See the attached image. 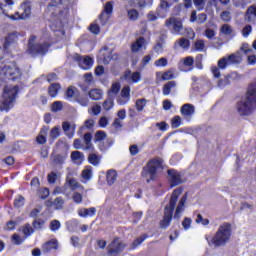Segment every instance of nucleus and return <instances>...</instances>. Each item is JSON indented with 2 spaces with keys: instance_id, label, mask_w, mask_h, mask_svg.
Returning <instances> with one entry per match:
<instances>
[{
  "instance_id": "1",
  "label": "nucleus",
  "mask_w": 256,
  "mask_h": 256,
  "mask_svg": "<svg viewBox=\"0 0 256 256\" xmlns=\"http://www.w3.org/2000/svg\"><path fill=\"white\" fill-rule=\"evenodd\" d=\"M241 53H244V55H249V53H253V49H251L249 43L242 44L240 50L236 53L231 54L228 57H222L220 60H218V67H211V71L215 79H219V77H221V72L219 71V69H227L228 65L241 64V61H243V56L241 55Z\"/></svg>"
},
{
  "instance_id": "2",
  "label": "nucleus",
  "mask_w": 256,
  "mask_h": 256,
  "mask_svg": "<svg viewBox=\"0 0 256 256\" xmlns=\"http://www.w3.org/2000/svg\"><path fill=\"white\" fill-rule=\"evenodd\" d=\"M236 109L239 115L248 117L256 109V85H251L248 88L247 93L241 100L236 104Z\"/></svg>"
},
{
  "instance_id": "3",
  "label": "nucleus",
  "mask_w": 256,
  "mask_h": 256,
  "mask_svg": "<svg viewBox=\"0 0 256 256\" xmlns=\"http://www.w3.org/2000/svg\"><path fill=\"white\" fill-rule=\"evenodd\" d=\"M181 193H183V188H176L173 190L169 204L164 208V216L162 221H160L161 229H167V227L171 225L175 206L177 205V201H179V196Z\"/></svg>"
},
{
  "instance_id": "4",
  "label": "nucleus",
  "mask_w": 256,
  "mask_h": 256,
  "mask_svg": "<svg viewBox=\"0 0 256 256\" xmlns=\"http://www.w3.org/2000/svg\"><path fill=\"white\" fill-rule=\"evenodd\" d=\"M159 171H163V160L154 158L143 167L141 175L146 179L147 183H151V181H155Z\"/></svg>"
},
{
  "instance_id": "5",
  "label": "nucleus",
  "mask_w": 256,
  "mask_h": 256,
  "mask_svg": "<svg viewBox=\"0 0 256 256\" xmlns=\"http://www.w3.org/2000/svg\"><path fill=\"white\" fill-rule=\"evenodd\" d=\"M231 240V224L224 222L219 226L211 243L214 247H225L228 241Z\"/></svg>"
},
{
  "instance_id": "6",
  "label": "nucleus",
  "mask_w": 256,
  "mask_h": 256,
  "mask_svg": "<svg viewBox=\"0 0 256 256\" xmlns=\"http://www.w3.org/2000/svg\"><path fill=\"white\" fill-rule=\"evenodd\" d=\"M17 93H19V86L17 85L4 87L0 111H9L10 109H13L15 99H17Z\"/></svg>"
},
{
  "instance_id": "7",
  "label": "nucleus",
  "mask_w": 256,
  "mask_h": 256,
  "mask_svg": "<svg viewBox=\"0 0 256 256\" xmlns=\"http://www.w3.org/2000/svg\"><path fill=\"white\" fill-rule=\"evenodd\" d=\"M37 40V37L35 36H31L29 41H28V53L30 55H45V53H47V51H49V47H51V45L47 42L44 43H35V41Z\"/></svg>"
},
{
  "instance_id": "8",
  "label": "nucleus",
  "mask_w": 256,
  "mask_h": 256,
  "mask_svg": "<svg viewBox=\"0 0 256 256\" xmlns=\"http://www.w3.org/2000/svg\"><path fill=\"white\" fill-rule=\"evenodd\" d=\"M0 73L11 81L21 78V70H19V67H17V64L14 62H10L4 67H0Z\"/></svg>"
},
{
  "instance_id": "9",
  "label": "nucleus",
  "mask_w": 256,
  "mask_h": 256,
  "mask_svg": "<svg viewBox=\"0 0 256 256\" xmlns=\"http://www.w3.org/2000/svg\"><path fill=\"white\" fill-rule=\"evenodd\" d=\"M165 26L170 29L172 35H185V28L183 22L179 18H169L165 21Z\"/></svg>"
},
{
  "instance_id": "10",
  "label": "nucleus",
  "mask_w": 256,
  "mask_h": 256,
  "mask_svg": "<svg viewBox=\"0 0 256 256\" xmlns=\"http://www.w3.org/2000/svg\"><path fill=\"white\" fill-rule=\"evenodd\" d=\"M10 17L15 21L19 19H29V17H31V1L24 2L21 5L20 10Z\"/></svg>"
},
{
  "instance_id": "11",
  "label": "nucleus",
  "mask_w": 256,
  "mask_h": 256,
  "mask_svg": "<svg viewBox=\"0 0 256 256\" xmlns=\"http://www.w3.org/2000/svg\"><path fill=\"white\" fill-rule=\"evenodd\" d=\"M125 249L123 242L119 238H114V240L108 245V255L117 256L121 251Z\"/></svg>"
},
{
  "instance_id": "12",
  "label": "nucleus",
  "mask_w": 256,
  "mask_h": 256,
  "mask_svg": "<svg viewBox=\"0 0 256 256\" xmlns=\"http://www.w3.org/2000/svg\"><path fill=\"white\" fill-rule=\"evenodd\" d=\"M168 181L171 189H173V187H177L183 183V178L181 177V173H179L177 170L170 169L168 170Z\"/></svg>"
},
{
  "instance_id": "13",
  "label": "nucleus",
  "mask_w": 256,
  "mask_h": 256,
  "mask_svg": "<svg viewBox=\"0 0 256 256\" xmlns=\"http://www.w3.org/2000/svg\"><path fill=\"white\" fill-rule=\"evenodd\" d=\"M75 61H77L80 69H83L84 71H89V69H91V67H93V58L86 56V57H82L79 56V54H76L74 56Z\"/></svg>"
},
{
  "instance_id": "14",
  "label": "nucleus",
  "mask_w": 256,
  "mask_h": 256,
  "mask_svg": "<svg viewBox=\"0 0 256 256\" xmlns=\"http://www.w3.org/2000/svg\"><path fill=\"white\" fill-rule=\"evenodd\" d=\"M180 113L185 119L189 120L195 115V106L193 104H184L180 108Z\"/></svg>"
},
{
  "instance_id": "15",
  "label": "nucleus",
  "mask_w": 256,
  "mask_h": 256,
  "mask_svg": "<svg viewBox=\"0 0 256 256\" xmlns=\"http://www.w3.org/2000/svg\"><path fill=\"white\" fill-rule=\"evenodd\" d=\"M245 21L255 25L256 23V4L249 6L245 13Z\"/></svg>"
},
{
  "instance_id": "16",
  "label": "nucleus",
  "mask_w": 256,
  "mask_h": 256,
  "mask_svg": "<svg viewBox=\"0 0 256 256\" xmlns=\"http://www.w3.org/2000/svg\"><path fill=\"white\" fill-rule=\"evenodd\" d=\"M185 203H187V193L183 195V197L180 199L176 211L174 214V219H180L181 218V213L185 211Z\"/></svg>"
},
{
  "instance_id": "17",
  "label": "nucleus",
  "mask_w": 256,
  "mask_h": 256,
  "mask_svg": "<svg viewBox=\"0 0 256 256\" xmlns=\"http://www.w3.org/2000/svg\"><path fill=\"white\" fill-rule=\"evenodd\" d=\"M147 43L144 37L137 39L131 46L132 53H139L142 49H147Z\"/></svg>"
},
{
  "instance_id": "18",
  "label": "nucleus",
  "mask_w": 256,
  "mask_h": 256,
  "mask_svg": "<svg viewBox=\"0 0 256 256\" xmlns=\"http://www.w3.org/2000/svg\"><path fill=\"white\" fill-rule=\"evenodd\" d=\"M131 88L129 86H125L121 91V97L117 100L119 105H126L129 102V98L131 97Z\"/></svg>"
},
{
  "instance_id": "19",
  "label": "nucleus",
  "mask_w": 256,
  "mask_h": 256,
  "mask_svg": "<svg viewBox=\"0 0 256 256\" xmlns=\"http://www.w3.org/2000/svg\"><path fill=\"white\" fill-rule=\"evenodd\" d=\"M20 36H21V34L17 31H14V32L8 34L7 37L5 38V43H4L5 51H7L9 49V45H12V43L17 42V39H19Z\"/></svg>"
},
{
  "instance_id": "20",
  "label": "nucleus",
  "mask_w": 256,
  "mask_h": 256,
  "mask_svg": "<svg viewBox=\"0 0 256 256\" xmlns=\"http://www.w3.org/2000/svg\"><path fill=\"white\" fill-rule=\"evenodd\" d=\"M64 187H69L71 191H77V189H83V186L77 182V179L75 178H66V182L64 184Z\"/></svg>"
},
{
  "instance_id": "21",
  "label": "nucleus",
  "mask_w": 256,
  "mask_h": 256,
  "mask_svg": "<svg viewBox=\"0 0 256 256\" xmlns=\"http://www.w3.org/2000/svg\"><path fill=\"white\" fill-rule=\"evenodd\" d=\"M70 157L72 163H74L75 165H81V163L85 161V154H83V152L73 151Z\"/></svg>"
},
{
  "instance_id": "22",
  "label": "nucleus",
  "mask_w": 256,
  "mask_h": 256,
  "mask_svg": "<svg viewBox=\"0 0 256 256\" xmlns=\"http://www.w3.org/2000/svg\"><path fill=\"white\" fill-rule=\"evenodd\" d=\"M81 177L82 183H87V181H91V179H93V167L86 166L81 173Z\"/></svg>"
},
{
  "instance_id": "23",
  "label": "nucleus",
  "mask_w": 256,
  "mask_h": 256,
  "mask_svg": "<svg viewBox=\"0 0 256 256\" xmlns=\"http://www.w3.org/2000/svg\"><path fill=\"white\" fill-rule=\"evenodd\" d=\"M62 129H63L65 135H67L69 137V139H72L73 135H75V124H71L69 122H64L62 124Z\"/></svg>"
},
{
  "instance_id": "24",
  "label": "nucleus",
  "mask_w": 256,
  "mask_h": 256,
  "mask_svg": "<svg viewBox=\"0 0 256 256\" xmlns=\"http://www.w3.org/2000/svg\"><path fill=\"white\" fill-rule=\"evenodd\" d=\"M88 96L92 101H101L103 99V90L99 88H93L88 92Z\"/></svg>"
},
{
  "instance_id": "25",
  "label": "nucleus",
  "mask_w": 256,
  "mask_h": 256,
  "mask_svg": "<svg viewBox=\"0 0 256 256\" xmlns=\"http://www.w3.org/2000/svg\"><path fill=\"white\" fill-rule=\"evenodd\" d=\"M59 247V244L57 240H50L43 244L42 251L43 253H49V251H53V249L57 250Z\"/></svg>"
},
{
  "instance_id": "26",
  "label": "nucleus",
  "mask_w": 256,
  "mask_h": 256,
  "mask_svg": "<svg viewBox=\"0 0 256 256\" xmlns=\"http://www.w3.org/2000/svg\"><path fill=\"white\" fill-rule=\"evenodd\" d=\"M97 213V209L95 207L91 208H81L78 210L79 217H93Z\"/></svg>"
},
{
  "instance_id": "27",
  "label": "nucleus",
  "mask_w": 256,
  "mask_h": 256,
  "mask_svg": "<svg viewBox=\"0 0 256 256\" xmlns=\"http://www.w3.org/2000/svg\"><path fill=\"white\" fill-rule=\"evenodd\" d=\"M191 42L187 38H180L174 42V49H189Z\"/></svg>"
},
{
  "instance_id": "28",
  "label": "nucleus",
  "mask_w": 256,
  "mask_h": 256,
  "mask_svg": "<svg viewBox=\"0 0 256 256\" xmlns=\"http://www.w3.org/2000/svg\"><path fill=\"white\" fill-rule=\"evenodd\" d=\"M0 9L4 15H9V11L13 9V0H0Z\"/></svg>"
},
{
  "instance_id": "29",
  "label": "nucleus",
  "mask_w": 256,
  "mask_h": 256,
  "mask_svg": "<svg viewBox=\"0 0 256 256\" xmlns=\"http://www.w3.org/2000/svg\"><path fill=\"white\" fill-rule=\"evenodd\" d=\"M93 139V135L91 132L84 134L83 143H84V151H91L93 149V143L91 142Z\"/></svg>"
},
{
  "instance_id": "30",
  "label": "nucleus",
  "mask_w": 256,
  "mask_h": 256,
  "mask_svg": "<svg viewBox=\"0 0 256 256\" xmlns=\"http://www.w3.org/2000/svg\"><path fill=\"white\" fill-rule=\"evenodd\" d=\"M175 87H177L176 81L167 82L166 84H164V86L162 88L163 95H165V96L171 95V91H173V89H175Z\"/></svg>"
},
{
  "instance_id": "31",
  "label": "nucleus",
  "mask_w": 256,
  "mask_h": 256,
  "mask_svg": "<svg viewBox=\"0 0 256 256\" xmlns=\"http://www.w3.org/2000/svg\"><path fill=\"white\" fill-rule=\"evenodd\" d=\"M69 5V0H51V2L48 4L49 11L53 10L55 7H67Z\"/></svg>"
},
{
  "instance_id": "32",
  "label": "nucleus",
  "mask_w": 256,
  "mask_h": 256,
  "mask_svg": "<svg viewBox=\"0 0 256 256\" xmlns=\"http://www.w3.org/2000/svg\"><path fill=\"white\" fill-rule=\"evenodd\" d=\"M131 79L132 83H139L141 81V72H134L131 74V71L128 70L125 72V79Z\"/></svg>"
},
{
  "instance_id": "33",
  "label": "nucleus",
  "mask_w": 256,
  "mask_h": 256,
  "mask_svg": "<svg viewBox=\"0 0 256 256\" xmlns=\"http://www.w3.org/2000/svg\"><path fill=\"white\" fill-rule=\"evenodd\" d=\"M59 91H61V85L59 83L51 84L48 89V93L50 97H57V95L59 94Z\"/></svg>"
},
{
  "instance_id": "34",
  "label": "nucleus",
  "mask_w": 256,
  "mask_h": 256,
  "mask_svg": "<svg viewBox=\"0 0 256 256\" xmlns=\"http://www.w3.org/2000/svg\"><path fill=\"white\" fill-rule=\"evenodd\" d=\"M120 90H121V84L119 82L113 83L110 91L108 92V97L115 99V95H117Z\"/></svg>"
},
{
  "instance_id": "35",
  "label": "nucleus",
  "mask_w": 256,
  "mask_h": 256,
  "mask_svg": "<svg viewBox=\"0 0 256 256\" xmlns=\"http://www.w3.org/2000/svg\"><path fill=\"white\" fill-rule=\"evenodd\" d=\"M161 75L162 81H171V79H175V74H173V70H168L164 73L157 72L156 77Z\"/></svg>"
},
{
  "instance_id": "36",
  "label": "nucleus",
  "mask_w": 256,
  "mask_h": 256,
  "mask_svg": "<svg viewBox=\"0 0 256 256\" xmlns=\"http://www.w3.org/2000/svg\"><path fill=\"white\" fill-rule=\"evenodd\" d=\"M106 180L108 185H113L117 181V171L108 170L106 174Z\"/></svg>"
},
{
  "instance_id": "37",
  "label": "nucleus",
  "mask_w": 256,
  "mask_h": 256,
  "mask_svg": "<svg viewBox=\"0 0 256 256\" xmlns=\"http://www.w3.org/2000/svg\"><path fill=\"white\" fill-rule=\"evenodd\" d=\"M88 161L91 165H93L94 167H97V165H99V163H101V157L98 156L95 153H91L88 156Z\"/></svg>"
},
{
  "instance_id": "38",
  "label": "nucleus",
  "mask_w": 256,
  "mask_h": 256,
  "mask_svg": "<svg viewBox=\"0 0 256 256\" xmlns=\"http://www.w3.org/2000/svg\"><path fill=\"white\" fill-rule=\"evenodd\" d=\"M68 231L71 233H75L77 229H79V221L77 220H70L66 223Z\"/></svg>"
},
{
  "instance_id": "39",
  "label": "nucleus",
  "mask_w": 256,
  "mask_h": 256,
  "mask_svg": "<svg viewBox=\"0 0 256 256\" xmlns=\"http://www.w3.org/2000/svg\"><path fill=\"white\" fill-rule=\"evenodd\" d=\"M47 132L45 130H41L40 134L37 136L36 141L39 145H45L47 143Z\"/></svg>"
},
{
  "instance_id": "40",
  "label": "nucleus",
  "mask_w": 256,
  "mask_h": 256,
  "mask_svg": "<svg viewBox=\"0 0 256 256\" xmlns=\"http://www.w3.org/2000/svg\"><path fill=\"white\" fill-rule=\"evenodd\" d=\"M173 6V0H160V9H162L163 11H165V13H167V9H169V7Z\"/></svg>"
},
{
  "instance_id": "41",
  "label": "nucleus",
  "mask_w": 256,
  "mask_h": 256,
  "mask_svg": "<svg viewBox=\"0 0 256 256\" xmlns=\"http://www.w3.org/2000/svg\"><path fill=\"white\" fill-rule=\"evenodd\" d=\"M51 111L52 113H59V111H63V102L55 101L54 103H52Z\"/></svg>"
},
{
  "instance_id": "42",
  "label": "nucleus",
  "mask_w": 256,
  "mask_h": 256,
  "mask_svg": "<svg viewBox=\"0 0 256 256\" xmlns=\"http://www.w3.org/2000/svg\"><path fill=\"white\" fill-rule=\"evenodd\" d=\"M53 205H54L55 209L61 210V209H63V207L65 205V199H63V197H57L53 201Z\"/></svg>"
},
{
  "instance_id": "43",
  "label": "nucleus",
  "mask_w": 256,
  "mask_h": 256,
  "mask_svg": "<svg viewBox=\"0 0 256 256\" xmlns=\"http://www.w3.org/2000/svg\"><path fill=\"white\" fill-rule=\"evenodd\" d=\"M127 15L130 21H137V19H139V11H137L136 9L128 10Z\"/></svg>"
},
{
  "instance_id": "44",
  "label": "nucleus",
  "mask_w": 256,
  "mask_h": 256,
  "mask_svg": "<svg viewBox=\"0 0 256 256\" xmlns=\"http://www.w3.org/2000/svg\"><path fill=\"white\" fill-rule=\"evenodd\" d=\"M147 234H143L140 237H138L136 240H134L133 244L131 245V249H135V247H139V245H141V243H143V241H145V239H147Z\"/></svg>"
},
{
  "instance_id": "45",
  "label": "nucleus",
  "mask_w": 256,
  "mask_h": 256,
  "mask_svg": "<svg viewBox=\"0 0 256 256\" xmlns=\"http://www.w3.org/2000/svg\"><path fill=\"white\" fill-rule=\"evenodd\" d=\"M220 17H221V19H222V21H223L224 23H229V22H231V19H232V17H231V11H229V10L223 11V12L220 14Z\"/></svg>"
},
{
  "instance_id": "46",
  "label": "nucleus",
  "mask_w": 256,
  "mask_h": 256,
  "mask_svg": "<svg viewBox=\"0 0 256 256\" xmlns=\"http://www.w3.org/2000/svg\"><path fill=\"white\" fill-rule=\"evenodd\" d=\"M220 33L223 35H231L233 33V28L229 24H224L220 28Z\"/></svg>"
},
{
  "instance_id": "47",
  "label": "nucleus",
  "mask_w": 256,
  "mask_h": 256,
  "mask_svg": "<svg viewBox=\"0 0 256 256\" xmlns=\"http://www.w3.org/2000/svg\"><path fill=\"white\" fill-rule=\"evenodd\" d=\"M145 105H147V99H145V98L138 99L136 101V109H137V111H143V109H145Z\"/></svg>"
},
{
  "instance_id": "48",
  "label": "nucleus",
  "mask_w": 256,
  "mask_h": 256,
  "mask_svg": "<svg viewBox=\"0 0 256 256\" xmlns=\"http://www.w3.org/2000/svg\"><path fill=\"white\" fill-rule=\"evenodd\" d=\"M22 233H23V235H25V237H29V236L33 235L34 230L31 227V225L26 224L24 227H22Z\"/></svg>"
},
{
  "instance_id": "49",
  "label": "nucleus",
  "mask_w": 256,
  "mask_h": 256,
  "mask_svg": "<svg viewBox=\"0 0 256 256\" xmlns=\"http://www.w3.org/2000/svg\"><path fill=\"white\" fill-rule=\"evenodd\" d=\"M76 101L77 103H79V105H81V107L89 106V98H87L86 96H79Z\"/></svg>"
},
{
  "instance_id": "50",
  "label": "nucleus",
  "mask_w": 256,
  "mask_h": 256,
  "mask_svg": "<svg viewBox=\"0 0 256 256\" xmlns=\"http://www.w3.org/2000/svg\"><path fill=\"white\" fill-rule=\"evenodd\" d=\"M103 109H105V111L113 109V98L109 97L107 100L104 101Z\"/></svg>"
},
{
  "instance_id": "51",
  "label": "nucleus",
  "mask_w": 256,
  "mask_h": 256,
  "mask_svg": "<svg viewBox=\"0 0 256 256\" xmlns=\"http://www.w3.org/2000/svg\"><path fill=\"white\" fill-rule=\"evenodd\" d=\"M72 199L74 203H77V205L83 203V195H81V193L79 192H74L72 195Z\"/></svg>"
},
{
  "instance_id": "52",
  "label": "nucleus",
  "mask_w": 256,
  "mask_h": 256,
  "mask_svg": "<svg viewBox=\"0 0 256 256\" xmlns=\"http://www.w3.org/2000/svg\"><path fill=\"white\" fill-rule=\"evenodd\" d=\"M173 129H178V127H181V116H175L171 120Z\"/></svg>"
},
{
  "instance_id": "53",
  "label": "nucleus",
  "mask_w": 256,
  "mask_h": 256,
  "mask_svg": "<svg viewBox=\"0 0 256 256\" xmlns=\"http://www.w3.org/2000/svg\"><path fill=\"white\" fill-rule=\"evenodd\" d=\"M193 3L198 11L205 9V0H193Z\"/></svg>"
},
{
  "instance_id": "54",
  "label": "nucleus",
  "mask_w": 256,
  "mask_h": 256,
  "mask_svg": "<svg viewBox=\"0 0 256 256\" xmlns=\"http://www.w3.org/2000/svg\"><path fill=\"white\" fill-rule=\"evenodd\" d=\"M52 160L55 165H63V163H65V157L62 155H55L53 156Z\"/></svg>"
},
{
  "instance_id": "55",
  "label": "nucleus",
  "mask_w": 256,
  "mask_h": 256,
  "mask_svg": "<svg viewBox=\"0 0 256 256\" xmlns=\"http://www.w3.org/2000/svg\"><path fill=\"white\" fill-rule=\"evenodd\" d=\"M23 205H25V197L19 196L18 198L15 199L14 206L17 207V209L23 207Z\"/></svg>"
},
{
  "instance_id": "56",
  "label": "nucleus",
  "mask_w": 256,
  "mask_h": 256,
  "mask_svg": "<svg viewBox=\"0 0 256 256\" xmlns=\"http://www.w3.org/2000/svg\"><path fill=\"white\" fill-rule=\"evenodd\" d=\"M50 229L51 231H59V229H61V222H59V220L51 221Z\"/></svg>"
},
{
  "instance_id": "57",
  "label": "nucleus",
  "mask_w": 256,
  "mask_h": 256,
  "mask_svg": "<svg viewBox=\"0 0 256 256\" xmlns=\"http://www.w3.org/2000/svg\"><path fill=\"white\" fill-rule=\"evenodd\" d=\"M104 13H106V15H111V13H113V2L109 1L105 4Z\"/></svg>"
},
{
  "instance_id": "58",
  "label": "nucleus",
  "mask_w": 256,
  "mask_h": 256,
  "mask_svg": "<svg viewBox=\"0 0 256 256\" xmlns=\"http://www.w3.org/2000/svg\"><path fill=\"white\" fill-rule=\"evenodd\" d=\"M154 65L156 67H167V65H168L167 58H160V59L156 60Z\"/></svg>"
},
{
  "instance_id": "59",
  "label": "nucleus",
  "mask_w": 256,
  "mask_h": 256,
  "mask_svg": "<svg viewBox=\"0 0 256 256\" xmlns=\"http://www.w3.org/2000/svg\"><path fill=\"white\" fill-rule=\"evenodd\" d=\"M196 51H204L205 49V41L197 40L194 44Z\"/></svg>"
},
{
  "instance_id": "60",
  "label": "nucleus",
  "mask_w": 256,
  "mask_h": 256,
  "mask_svg": "<svg viewBox=\"0 0 256 256\" xmlns=\"http://www.w3.org/2000/svg\"><path fill=\"white\" fill-rule=\"evenodd\" d=\"M196 223H201V225L207 226L209 225V219L203 218V215L198 214L196 218Z\"/></svg>"
},
{
  "instance_id": "61",
  "label": "nucleus",
  "mask_w": 256,
  "mask_h": 256,
  "mask_svg": "<svg viewBox=\"0 0 256 256\" xmlns=\"http://www.w3.org/2000/svg\"><path fill=\"white\" fill-rule=\"evenodd\" d=\"M47 179L50 185H55V183L57 182V173L51 172L50 174H48Z\"/></svg>"
},
{
  "instance_id": "62",
  "label": "nucleus",
  "mask_w": 256,
  "mask_h": 256,
  "mask_svg": "<svg viewBox=\"0 0 256 256\" xmlns=\"http://www.w3.org/2000/svg\"><path fill=\"white\" fill-rule=\"evenodd\" d=\"M105 137H107V134H105L104 131H98L95 134L96 141H99L100 143H103V139H105Z\"/></svg>"
},
{
  "instance_id": "63",
  "label": "nucleus",
  "mask_w": 256,
  "mask_h": 256,
  "mask_svg": "<svg viewBox=\"0 0 256 256\" xmlns=\"http://www.w3.org/2000/svg\"><path fill=\"white\" fill-rule=\"evenodd\" d=\"M34 229H43V226L45 225V221L38 219L34 220L32 223Z\"/></svg>"
},
{
  "instance_id": "64",
  "label": "nucleus",
  "mask_w": 256,
  "mask_h": 256,
  "mask_svg": "<svg viewBox=\"0 0 256 256\" xmlns=\"http://www.w3.org/2000/svg\"><path fill=\"white\" fill-rule=\"evenodd\" d=\"M59 133H60V129L59 127H54L51 131H50V137L52 139H57L59 137Z\"/></svg>"
}]
</instances>
